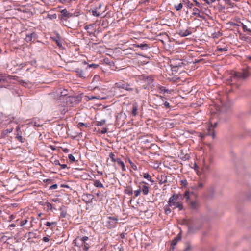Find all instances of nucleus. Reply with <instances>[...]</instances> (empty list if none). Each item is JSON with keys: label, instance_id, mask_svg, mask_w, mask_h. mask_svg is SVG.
Instances as JSON below:
<instances>
[{"label": "nucleus", "instance_id": "nucleus-1", "mask_svg": "<svg viewBox=\"0 0 251 251\" xmlns=\"http://www.w3.org/2000/svg\"><path fill=\"white\" fill-rule=\"evenodd\" d=\"M180 197H181V194H173L169 199L168 202L169 206L171 207L174 206L173 208V209L177 207L179 210H182L183 208V206L182 203L178 201Z\"/></svg>", "mask_w": 251, "mask_h": 251}, {"label": "nucleus", "instance_id": "nucleus-2", "mask_svg": "<svg viewBox=\"0 0 251 251\" xmlns=\"http://www.w3.org/2000/svg\"><path fill=\"white\" fill-rule=\"evenodd\" d=\"M117 89H123L129 92L133 90V88L132 87V85L124 80H120L115 83L113 87V89L114 90V92H116V90Z\"/></svg>", "mask_w": 251, "mask_h": 251}, {"label": "nucleus", "instance_id": "nucleus-3", "mask_svg": "<svg viewBox=\"0 0 251 251\" xmlns=\"http://www.w3.org/2000/svg\"><path fill=\"white\" fill-rule=\"evenodd\" d=\"M188 232L194 233L201 227V225L197 220L190 219L188 226Z\"/></svg>", "mask_w": 251, "mask_h": 251}, {"label": "nucleus", "instance_id": "nucleus-4", "mask_svg": "<svg viewBox=\"0 0 251 251\" xmlns=\"http://www.w3.org/2000/svg\"><path fill=\"white\" fill-rule=\"evenodd\" d=\"M249 75V73L246 70H243L241 72H235L232 76L230 77L231 81L234 80L245 79Z\"/></svg>", "mask_w": 251, "mask_h": 251}, {"label": "nucleus", "instance_id": "nucleus-5", "mask_svg": "<svg viewBox=\"0 0 251 251\" xmlns=\"http://www.w3.org/2000/svg\"><path fill=\"white\" fill-rule=\"evenodd\" d=\"M60 12L61 14L58 15V18L62 21H66L74 15L73 13L69 12L66 9L62 10Z\"/></svg>", "mask_w": 251, "mask_h": 251}, {"label": "nucleus", "instance_id": "nucleus-6", "mask_svg": "<svg viewBox=\"0 0 251 251\" xmlns=\"http://www.w3.org/2000/svg\"><path fill=\"white\" fill-rule=\"evenodd\" d=\"M87 70L85 69V68L84 69H82L80 68H77L74 71L76 73V75L82 78H85L88 76V73H87Z\"/></svg>", "mask_w": 251, "mask_h": 251}, {"label": "nucleus", "instance_id": "nucleus-7", "mask_svg": "<svg viewBox=\"0 0 251 251\" xmlns=\"http://www.w3.org/2000/svg\"><path fill=\"white\" fill-rule=\"evenodd\" d=\"M88 240V237L87 236H84L81 238L78 237L74 240L73 243L75 244V246H83V244L86 243V241Z\"/></svg>", "mask_w": 251, "mask_h": 251}, {"label": "nucleus", "instance_id": "nucleus-8", "mask_svg": "<svg viewBox=\"0 0 251 251\" xmlns=\"http://www.w3.org/2000/svg\"><path fill=\"white\" fill-rule=\"evenodd\" d=\"M133 48L136 47L140 48L143 51H148L151 48L150 44L143 42L142 43H136L132 45Z\"/></svg>", "mask_w": 251, "mask_h": 251}, {"label": "nucleus", "instance_id": "nucleus-9", "mask_svg": "<svg viewBox=\"0 0 251 251\" xmlns=\"http://www.w3.org/2000/svg\"><path fill=\"white\" fill-rule=\"evenodd\" d=\"M181 239V231L179 233L176 237L171 242V246L172 249H170V251H173L174 246L176 245L178 241H180Z\"/></svg>", "mask_w": 251, "mask_h": 251}, {"label": "nucleus", "instance_id": "nucleus-10", "mask_svg": "<svg viewBox=\"0 0 251 251\" xmlns=\"http://www.w3.org/2000/svg\"><path fill=\"white\" fill-rule=\"evenodd\" d=\"M138 105L137 102H134L132 104L131 113L132 116H136L138 115Z\"/></svg>", "mask_w": 251, "mask_h": 251}, {"label": "nucleus", "instance_id": "nucleus-11", "mask_svg": "<svg viewBox=\"0 0 251 251\" xmlns=\"http://www.w3.org/2000/svg\"><path fill=\"white\" fill-rule=\"evenodd\" d=\"M81 97L79 96H77V97H67L66 98L67 100L70 101L71 103H72L73 101H77V103H78L81 101ZM67 104H68V101H67Z\"/></svg>", "mask_w": 251, "mask_h": 251}, {"label": "nucleus", "instance_id": "nucleus-12", "mask_svg": "<svg viewBox=\"0 0 251 251\" xmlns=\"http://www.w3.org/2000/svg\"><path fill=\"white\" fill-rule=\"evenodd\" d=\"M189 207L193 210H197L199 207V203L196 201H189L187 202Z\"/></svg>", "mask_w": 251, "mask_h": 251}, {"label": "nucleus", "instance_id": "nucleus-13", "mask_svg": "<svg viewBox=\"0 0 251 251\" xmlns=\"http://www.w3.org/2000/svg\"><path fill=\"white\" fill-rule=\"evenodd\" d=\"M142 183L144 184V185L142 186V191L143 192V194L144 195H147L149 192V187L147 186L148 184L144 181H143L140 183V184Z\"/></svg>", "mask_w": 251, "mask_h": 251}, {"label": "nucleus", "instance_id": "nucleus-14", "mask_svg": "<svg viewBox=\"0 0 251 251\" xmlns=\"http://www.w3.org/2000/svg\"><path fill=\"white\" fill-rule=\"evenodd\" d=\"M179 35L181 37H186L191 34V32L188 30H180L178 33Z\"/></svg>", "mask_w": 251, "mask_h": 251}, {"label": "nucleus", "instance_id": "nucleus-15", "mask_svg": "<svg viewBox=\"0 0 251 251\" xmlns=\"http://www.w3.org/2000/svg\"><path fill=\"white\" fill-rule=\"evenodd\" d=\"M13 129L12 128H9V129H7L6 130H3L1 133V135H0V137L1 138H5L6 137V136H8V134L10 133H11Z\"/></svg>", "mask_w": 251, "mask_h": 251}, {"label": "nucleus", "instance_id": "nucleus-16", "mask_svg": "<svg viewBox=\"0 0 251 251\" xmlns=\"http://www.w3.org/2000/svg\"><path fill=\"white\" fill-rule=\"evenodd\" d=\"M230 108V106L228 104H224L220 108V111L221 112H226L228 111Z\"/></svg>", "mask_w": 251, "mask_h": 251}, {"label": "nucleus", "instance_id": "nucleus-17", "mask_svg": "<svg viewBox=\"0 0 251 251\" xmlns=\"http://www.w3.org/2000/svg\"><path fill=\"white\" fill-rule=\"evenodd\" d=\"M193 12L192 15H197L198 17L201 18L203 19H205V17L202 15H201L199 10L197 8H194L193 9Z\"/></svg>", "mask_w": 251, "mask_h": 251}, {"label": "nucleus", "instance_id": "nucleus-18", "mask_svg": "<svg viewBox=\"0 0 251 251\" xmlns=\"http://www.w3.org/2000/svg\"><path fill=\"white\" fill-rule=\"evenodd\" d=\"M158 178L159 180V183L160 184H164L167 182V176L164 175H161L160 176V177H158Z\"/></svg>", "mask_w": 251, "mask_h": 251}, {"label": "nucleus", "instance_id": "nucleus-19", "mask_svg": "<svg viewBox=\"0 0 251 251\" xmlns=\"http://www.w3.org/2000/svg\"><path fill=\"white\" fill-rule=\"evenodd\" d=\"M108 223L111 224V225L114 226L117 223L118 219L115 217H109Z\"/></svg>", "mask_w": 251, "mask_h": 251}, {"label": "nucleus", "instance_id": "nucleus-20", "mask_svg": "<svg viewBox=\"0 0 251 251\" xmlns=\"http://www.w3.org/2000/svg\"><path fill=\"white\" fill-rule=\"evenodd\" d=\"M207 130L208 132L207 134L209 136H211L213 138H214L215 137V134L214 129L210 127H209Z\"/></svg>", "mask_w": 251, "mask_h": 251}, {"label": "nucleus", "instance_id": "nucleus-21", "mask_svg": "<svg viewBox=\"0 0 251 251\" xmlns=\"http://www.w3.org/2000/svg\"><path fill=\"white\" fill-rule=\"evenodd\" d=\"M93 184L95 187H98V188H103V185L99 180H94Z\"/></svg>", "mask_w": 251, "mask_h": 251}, {"label": "nucleus", "instance_id": "nucleus-22", "mask_svg": "<svg viewBox=\"0 0 251 251\" xmlns=\"http://www.w3.org/2000/svg\"><path fill=\"white\" fill-rule=\"evenodd\" d=\"M116 162H117V164L121 167L122 170L123 171H126V169L125 167V164H124V162L120 158H119L118 160H117Z\"/></svg>", "mask_w": 251, "mask_h": 251}, {"label": "nucleus", "instance_id": "nucleus-23", "mask_svg": "<svg viewBox=\"0 0 251 251\" xmlns=\"http://www.w3.org/2000/svg\"><path fill=\"white\" fill-rule=\"evenodd\" d=\"M125 192L128 194L129 196L132 195L133 194V190L131 187H126L125 189Z\"/></svg>", "mask_w": 251, "mask_h": 251}, {"label": "nucleus", "instance_id": "nucleus-24", "mask_svg": "<svg viewBox=\"0 0 251 251\" xmlns=\"http://www.w3.org/2000/svg\"><path fill=\"white\" fill-rule=\"evenodd\" d=\"M65 207H61L60 208V210L61 211L60 213V217L61 218H65L67 216V211L64 209Z\"/></svg>", "mask_w": 251, "mask_h": 251}, {"label": "nucleus", "instance_id": "nucleus-25", "mask_svg": "<svg viewBox=\"0 0 251 251\" xmlns=\"http://www.w3.org/2000/svg\"><path fill=\"white\" fill-rule=\"evenodd\" d=\"M158 89L159 90L160 93H169V90L168 89H166L165 87L161 85H159L158 86Z\"/></svg>", "mask_w": 251, "mask_h": 251}, {"label": "nucleus", "instance_id": "nucleus-26", "mask_svg": "<svg viewBox=\"0 0 251 251\" xmlns=\"http://www.w3.org/2000/svg\"><path fill=\"white\" fill-rule=\"evenodd\" d=\"M170 206H169L168 204L166 205L164 207V212L165 214L169 215L171 212V209H170Z\"/></svg>", "mask_w": 251, "mask_h": 251}, {"label": "nucleus", "instance_id": "nucleus-27", "mask_svg": "<svg viewBox=\"0 0 251 251\" xmlns=\"http://www.w3.org/2000/svg\"><path fill=\"white\" fill-rule=\"evenodd\" d=\"M185 248L184 250V251H189L191 250L192 247L190 244V242L188 241L185 243Z\"/></svg>", "mask_w": 251, "mask_h": 251}, {"label": "nucleus", "instance_id": "nucleus-28", "mask_svg": "<svg viewBox=\"0 0 251 251\" xmlns=\"http://www.w3.org/2000/svg\"><path fill=\"white\" fill-rule=\"evenodd\" d=\"M109 156L111 159V161L113 162H116L117 160L119 159L115 157V155L113 152H110L109 154Z\"/></svg>", "mask_w": 251, "mask_h": 251}, {"label": "nucleus", "instance_id": "nucleus-29", "mask_svg": "<svg viewBox=\"0 0 251 251\" xmlns=\"http://www.w3.org/2000/svg\"><path fill=\"white\" fill-rule=\"evenodd\" d=\"M33 35H35L34 33H31L29 35H27L26 37L25 38V40L27 42H29L32 40V36Z\"/></svg>", "mask_w": 251, "mask_h": 251}, {"label": "nucleus", "instance_id": "nucleus-30", "mask_svg": "<svg viewBox=\"0 0 251 251\" xmlns=\"http://www.w3.org/2000/svg\"><path fill=\"white\" fill-rule=\"evenodd\" d=\"M105 123V120H102L100 121H96L94 122L95 125L97 126H101Z\"/></svg>", "mask_w": 251, "mask_h": 251}, {"label": "nucleus", "instance_id": "nucleus-31", "mask_svg": "<svg viewBox=\"0 0 251 251\" xmlns=\"http://www.w3.org/2000/svg\"><path fill=\"white\" fill-rule=\"evenodd\" d=\"M144 178L147 179L149 181L153 182L154 181L151 179V176L148 173H144L143 174Z\"/></svg>", "mask_w": 251, "mask_h": 251}, {"label": "nucleus", "instance_id": "nucleus-32", "mask_svg": "<svg viewBox=\"0 0 251 251\" xmlns=\"http://www.w3.org/2000/svg\"><path fill=\"white\" fill-rule=\"evenodd\" d=\"M99 67V65L98 64H90V65H88L86 66V67H85V69L86 70H88V69H90V68H94V69H96L97 68H98Z\"/></svg>", "mask_w": 251, "mask_h": 251}, {"label": "nucleus", "instance_id": "nucleus-33", "mask_svg": "<svg viewBox=\"0 0 251 251\" xmlns=\"http://www.w3.org/2000/svg\"><path fill=\"white\" fill-rule=\"evenodd\" d=\"M16 138L21 143H24L25 140V138H23L21 135H19L18 133L17 134Z\"/></svg>", "mask_w": 251, "mask_h": 251}, {"label": "nucleus", "instance_id": "nucleus-34", "mask_svg": "<svg viewBox=\"0 0 251 251\" xmlns=\"http://www.w3.org/2000/svg\"><path fill=\"white\" fill-rule=\"evenodd\" d=\"M190 193L188 191H186L184 194V198L186 199V201L188 202L190 199Z\"/></svg>", "mask_w": 251, "mask_h": 251}, {"label": "nucleus", "instance_id": "nucleus-35", "mask_svg": "<svg viewBox=\"0 0 251 251\" xmlns=\"http://www.w3.org/2000/svg\"><path fill=\"white\" fill-rule=\"evenodd\" d=\"M227 50L228 48L226 47H225L224 48H220L218 47L217 49V51L221 52H222V51H226Z\"/></svg>", "mask_w": 251, "mask_h": 251}, {"label": "nucleus", "instance_id": "nucleus-36", "mask_svg": "<svg viewBox=\"0 0 251 251\" xmlns=\"http://www.w3.org/2000/svg\"><path fill=\"white\" fill-rule=\"evenodd\" d=\"M7 81V77L1 74H0V84L2 83Z\"/></svg>", "mask_w": 251, "mask_h": 251}, {"label": "nucleus", "instance_id": "nucleus-37", "mask_svg": "<svg viewBox=\"0 0 251 251\" xmlns=\"http://www.w3.org/2000/svg\"><path fill=\"white\" fill-rule=\"evenodd\" d=\"M83 247V250L84 251H87L90 248V245L88 243H86L85 244H83V246H81Z\"/></svg>", "mask_w": 251, "mask_h": 251}, {"label": "nucleus", "instance_id": "nucleus-38", "mask_svg": "<svg viewBox=\"0 0 251 251\" xmlns=\"http://www.w3.org/2000/svg\"><path fill=\"white\" fill-rule=\"evenodd\" d=\"M128 162L130 163L131 167L134 170H137L138 168L136 165H135L132 161L131 160L128 158Z\"/></svg>", "mask_w": 251, "mask_h": 251}, {"label": "nucleus", "instance_id": "nucleus-39", "mask_svg": "<svg viewBox=\"0 0 251 251\" xmlns=\"http://www.w3.org/2000/svg\"><path fill=\"white\" fill-rule=\"evenodd\" d=\"M190 219H183L181 222L180 223V224L186 225L187 227L188 226V224L189 223Z\"/></svg>", "mask_w": 251, "mask_h": 251}, {"label": "nucleus", "instance_id": "nucleus-40", "mask_svg": "<svg viewBox=\"0 0 251 251\" xmlns=\"http://www.w3.org/2000/svg\"><path fill=\"white\" fill-rule=\"evenodd\" d=\"M183 7V5L181 3L177 4V5H175V8L177 11L180 10Z\"/></svg>", "mask_w": 251, "mask_h": 251}, {"label": "nucleus", "instance_id": "nucleus-41", "mask_svg": "<svg viewBox=\"0 0 251 251\" xmlns=\"http://www.w3.org/2000/svg\"><path fill=\"white\" fill-rule=\"evenodd\" d=\"M97 10L96 9H95V10H92V15L93 16H96V17H99L100 16V13H97Z\"/></svg>", "mask_w": 251, "mask_h": 251}, {"label": "nucleus", "instance_id": "nucleus-42", "mask_svg": "<svg viewBox=\"0 0 251 251\" xmlns=\"http://www.w3.org/2000/svg\"><path fill=\"white\" fill-rule=\"evenodd\" d=\"M68 158L70 160L71 162H75V158L72 154H69Z\"/></svg>", "mask_w": 251, "mask_h": 251}, {"label": "nucleus", "instance_id": "nucleus-43", "mask_svg": "<svg viewBox=\"0 0 251 251\" xmlns=\"http://www.w3.org/2000/svg\"><path fill=\"white\" fill-rule=\"evenodd\" d=\"M226 3L231 7H233L234 3L231 2V0H225Z\"/></svg>", "mask_w": 251, "mask_h": 251}, {"label": "nucleus", "instance_id": "nucleus-44", "mask_svg": "<svg viewBox=\"0 0 251 251\" xmlns=\"http://www.w3.org/2000/svg\"><path fill=\"white\" fill-rule=\"evenodd\" d=\"M189 157H190V156L189 154H185L184 156L181 157V158L182 159V160H188L189 159Z\"/></svg>", "mask_w": 251, "mask_h": 251}, {"label": "nucleus", "instance_id": "nucleus-45", "mask_svg": "<svg viewBox=\"0 0 251 251\" xmlns=\"http://www.w3.org/2000/svg\"><path fill=\"white\" fill-rule=\"evenodd\" d=\"M46 205L47 206L48 208L50 210H52V206L51 203L50 202H47Z\"/></svg>", "mask_w": 251, "mask_h": 251}, {"label": "nucleus", "instance_id": "nucleus-46", "mask_svg": "<svg viewBox=\"0 0 251 251\" xmlns=\"http://www.w3.org/2000/svg\"><path fill=\"white\" fill-rule=\"evenodd\" d=\"M141 192V190L140 189H138L137 190H135L134 191V192L135 196V197H138L140 194Z\"/></svg>", "mask_w": 251, "mask_h": 251}, {"label": "nucleus", "instance_id": "nucleus-47", "mask_svg": "<svg viewBox=\"0 0 251 251\" xmlns=\"http://www.w3.org/2000/svg\"><path fill=\"white\" fill-rule=\"evenodd\" d=\"M83 126H85L86 127H87L88 125L87 124H85V123H81V122H80L78 124V127H80Z\"/></svg>", "mask_w": 251, "mask_h": 251}, {"label": "nucleus", "instance_id": "nucleus-48", "mask_svg": "<svg viewBox=\"0 0 251 251\" xmlns=\"http://www.w3.org/2000/svg\"><path fill=\"white\" fill-rule=\"evenodd\" d=\"M103 4L102 3H99L98 6L96 8V9L98 10H100L101 8L102 7H103Z\"/></svg>", "mask_w": 251, "mask_h": 251}, {"label": "nucleus", "instance_id": "nucleus-49", "mask_svg": "<svg viewBox=\"0 0 251 251\" xmlns=\"http://www.w3.org/2000/svg\"><path fill=\"white\" fill-rule=\"evenodd\" d=\"M57 186H58V185H57V184H55L52 185H51V186L50 187L49 189H50V190L55 189H56V188H57Z\"/></svg>", "mask_w": 251, "mask_h": 251}, {"label": "nucleus", "instance_id": "nucleus-50", "mask_svg": "<svg viewBox=\"0 0 251 251\" xmlns=\"http://www.w3.org/2000/svg\"><path fill=\"white\" fill-rule=\"evenodd\" d=\"M55 224L56 222L50 223L49 222H47L45 224V225L47 226H50L51 225H55Z\"/></svg>", "mask_w": 251, "mask_h": 251}, {"label": "nucleus", "instance_id": "nucleus-51", "mask_svg": "<svg viewBox=\"0 0 251 251\" xmlns=\"http://www.w3.org/2000/svg\"><path fill=\"white\" fill-rule=\"evenodd\" d=\"M163 105L166 108H169L170 107L169 103L167 101H165L163 103Z\"/></svg>", "mask_w": 251, "mask_h": 251}, {"label": "nucleus", "instance_id": "nucleus-52", "mask_svg": "<svg viewBox=\"0 0 251 251\" xmlns=\"http://www.w3.org/2000/svg\"><path fill=\"white\" fill-rule=\"evenodd\" d=\"M27 220H23L22 221H21V223H20V226H24L25 224H26V223H27Z\"/></svg>", "mask_w": 251, "mask_h": 251}, {"label": "nucleus", "instance_id": "nucleus-53", "mask_svg": "<svg viewBox=\"0 0 251 251\" xmlns=\"http://www.w3.org/2000/svg\"><path fill=\"white\" fill-rule=\"evenodd\" d=\"M55 41L56 44L57 45V46L58 47H62V44L59 40L55 39Z\"/></svg>", "mask_w": 251, "mask_h": 251}, {"label": "nucleus", "instance_id": "nucleus-54", "mask_svg": "<svg viewBox=\"0 0 251 251\" xmlns=\"http://www.w3.org/2000/svg\"><path fill=\"white\" fill-rule=\"evenodd\" d=\"M107 129L106 128H105V127L102 128V130L100 131V133L101 134H104L107 132Z\"/></svg>", "mask_w": 251, "mask_h": 251}, {"label": "nucleus", "instance_id": "nucleus-55", "mask_svg": "<svg viewBox=\"0 0 251 251\" xmlns=\"http://www.w3.org/2000/svg\"><path fill=\"white\" fill-rule=\"evenodd\" d=\"M53 163L55 165H60V163L58 160L55 159L53 161Z\"/></svg>", "mask_w": 251, "mask_h": 251}, {"label": "nucleus", "instance_id": "nucleus-56", "mask_svg": "<svg viewBox=\"0 0 251 251\" xmlns=\"http://www.w3.org/2000/svg\"><path fill=\"white\" fill-rule=\"evenodd\" d=\"M193 6V4L192 3H190V2H188L187 3V7L189 8H192Z\"/></svg>", "mask_w": 251, "mask_h": 251}, {"label": "nucleus", "instance_id": "nucleus-57", "mask_svg": "<svg viewBox=\"0 0 251 251\" xmlns=\"http://www.w3.org/2000/svg\"><path fill=\"white\" fill-rule=\"evenodd\" d=\"M243 29L244 31H251V30L247 29L246 25H243Z\"/></svg>", "mask_w": 251, "mask_h": 251}, {"label": "nucleus", "instance_id": "nucleus-58", "mask_svg": "<svg viewBox=\"0 0 251 251\" xmlns=\"http://www.w3.org/2000/svg\"><path fill=\"white\" fill-rule=\"evenodd\" d=\"M59 1L62 3H65L67 2H70L69 0H59Z\"/></svg>", "mask_w": 251, "mask_h": 251}, {"label": "nucleus", "instance_id": "nucleus-59", "mask_svg": "<svg viewBox=\"0 0 251 251\" xmlns=\"http://www.w3.org/2000/svg\"><path fill=\"white\" fill-rule=\"evenodd\" d=\"M43 240L44 241V242H47L49 241V239L48 237H44L43 238Z\"/></svg>", "mask_w": 251, "mask_h": 251}, {"label": "nucleus", "instance_id": "nucleus-60", "mask_svg": "<svg viewBox=\"0 0 251 251\" xmlns=\"http://www.w3.org/2000/svg\"><path fill=\"white\" fill-rule=\"evenodd\" d=\"M194 2H195V4L197 6H198V7H201V4L197 2L196 0H194Z\"/></svg>", "mask_w": 251, "mask_h": 251}, {"label": "nucleus", "instance_id": "nucleus-61", "mask_svg": "<svg viewBox=\"0 0 251 251\" xmlns=\"http://www.w3.org/2000/svg\"><path fill=\"white\" fill-rule=\"evenodd\" d=\"M47 203V202H44V201H40L39 202V204L41 205H46Z\"/></svg>", "mask_w": 251, "mask_h": 251}, {"label": "nucleus", "instance_id": "nucleus-62", "mask_svg": "<svg viewBox=\"0 0 251 251\" xmlns=\"http://www.w3.org/2000/svg\"><path fill=\"white\" fill-rule=\"evenodd\" d=\"M59 166H61V168L62 169H65V168H66L67 167V165H66V164H60Z\"/></svg>", "mask_w": 251, "mask_h": 251}, {"label": "nucleus", "instance_id": "nucleus-63", "mask_svg": "<svg viewBox=\"0 0 251 251\" xmlns=\"http://www.w3.org/2000/svg\"><path fill=\"white\" fill-rule=\"evenodd\" d=\"M92 26V25H85L84 27V29L85 30H88V29H89L90 26Z\"/></svg>", "mask_w": 251, "mask_h": 251}, {"label": "nucleus", "instance_id": "nucleus-64", "mask_svg": "<svg viewBox=\"0 0 251 251\" xmlns=\"http://www.w3.org/2000/svg\"><path fill=\"white\" fill-rule=\"evenodd\" d=\"M180 64H183V62H181L180 63H179L178 65H177V64L175 65L174 66V68H176V67H178V66H181V65H180Z\"/></svg>", "mask_w": 251, "mask_h": 251}]
</instances>
